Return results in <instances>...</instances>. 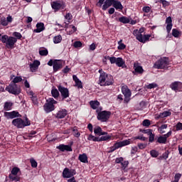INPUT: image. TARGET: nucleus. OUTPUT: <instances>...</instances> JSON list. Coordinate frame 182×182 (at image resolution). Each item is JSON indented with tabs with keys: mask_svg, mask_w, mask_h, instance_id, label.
Returning a JSON list of instances; mask_svg holds the SVG:
<instances>
[{
	"mask_svg": "<svg viewBox=\"0 0 182 182\" xmlns=\"http://www.w3.org/2000/svg\"><path fill=\"white\" fill-rule=\"evenodd\" d=\"M76 174V171L75 169H69L68 168H65L63 171V178H70Z\"/></svg>",
	"mask_w": 182,
	"mask_h": 182,
	"instance_id": "nucleus-13",
	"label": "nucleus"
},
{
	"mask_svg": "<svg viewBox=\"0 0 182 182\" xmlns=\"http://www.w3.org/2000/svg\"><path fill=\"white\" fill-rule=\"evenodd\" d=\"M14 36H15L16 38H17V39H21L22 38V34H21V33H18V32H14L13 33Z\"/></svg>",
	"mask_w": 182,
	"mask_h": 182,
	"instance_id": "nucleus-60",
	"label": "nucleus"
},
{
	"mask_svg": "<svg viewBox=\"0 0 182 182\" xmlns=\"http://www.w3.org/2000/svg\"><path fill=\"white\" fill-rule=\"evenodd\" d=\"M57 149L58 150H60V151H72V146L69 145H65V144H60V146H57Z\"/></svg>",
	"mask_w": 182,
	"mask_h": 182,
	"instance_id": "nucleus-25",
	"label": "nucleus"
},
{
	"mask_svg": "<svg viewBox=\"0 0 182 182\" xmlns=\"http://www.w3.org/2000/svg\"><path fill=\"white\" fill-rule=\"evenodd\" d=\"M88 140L92 141H99V137H96L93 135H89Z\"/></svg>",
	"mask_w": 182,
	"mask_h": 182,
	"instance_id": "nucleus-47",
	"label": "nucleus"
},
{
	"mask_svg": "<svg viewBox=\"0 0 182 182\" xmlns=\"http://www.w3.org/2000/svg\"><path fill=\"white\" fill-rule=\"evenodd\" d=\"M94 133L97 136H105V134H107V132H103L100 127H95L94 128Z\"/></svg>",
	"mask_w": 182,
	"mask_h": 182,
	"instance_id": "nucleus-27",
	"label": "nucleus"
},
{
	"mask_svg": "<svg viewBox=\"0 0 182 182\" xmlns=\"http://www.w3.org/2000/svg\"><path fill=\"white\" fill-rule=\"evenodd\" d=\"M134 69L136 73H139V75H141L143 72H144V70H143V67L140 65L139 63H134Z\"/></svg>",
	"mask_w": 182,
	"mask_h": 182,
	"instance_id": "nucleus-26",
	"label": "nucleus"
},
{
	"mask_svg": "<svg viewBox=\"0 0 182 182\" xmlns=\"http://www.w3.org/2000/svg\"><path fill=\"white\" fill-rule=\"evenodd\" d=\"M123 161H124L123 157L117 158L115 160V162L117 163V164H122Z\"/></svg>",
	"mask_w": 182,
	"mask_h": 182,
	"instance_id": "nucleus-61",
	"label": "nucleus"
},
{
	"mask_svg": "<svg viewBox=\"0 0 182 182\" xmlns=\"http://www.w3.org/2000/svg\"><path fill=\"white\" fill-rule=\"evenodd\" d=\"M143 133H144L145 134H147L148 136H150V134L153 133V129H144L143 131Z\"/></svg>",
	"mask_w": 182,
	"mask_h": 182,
	"instance_id": "nucleus-56",
	"label": "nucleus"
},
{
	"mask_svg": "<svg viewBox=\"0 0 182 182\" xmlns=\"http://www.w3.org/2000/svg\"><path fill=\"white\" fill-rule=\"evenodd\" d=\"M4 109L6 111L11 110V109H12V102H5Z\"/></svg>",
	"mask_w": 182,
	"mask_h": 182,
	"instance_id": "nucleus-39",
	"label": "nucleus"
},
{
	"mask_svg": "<svg viewBox=\"0 0 182 182\" xmlns=\"http://www.w3.org/2000/svg\"><path fill=\"white\" fill-rule=\"evenodd\" d=\"M142 11L143 12H144L145 14H149V12L151 11V6H145L142 8Z\"/></svg>",
	"mask_w": 182,
	"mask_h": 182,
	"instance_id": "nucleus-44",
	"label": "nucleus"
},
{
	"mask_svg": "<svg viewBox=\"0 0 182 182\" xmlns=\"http://www.w3.org/2000/svg\"><path fill=\"white\" fill-rule=\"evenodd\" d=\"M68 114V110L65 109H60L56 114L55 117L57 119H64V117H66V115Z\"/></svg>",
	"mask_w": 182,
	"mask_h": 182,
	"instance_id": "nucleus-20",
	"label": "nucleus"
},
{
	"mask_svg": "<svg viewBox=\"0 0 182 182\" xmlns=\"http://www.w3.org/2000/svg\"><path fill=\"white\" fill-rule=\"evenodd\" d=\"M63 66V63L60 60H54L53 70L54 72H58L59 69H62Z\"/></svg>",
	"mask_w": 182,
	"mask_h": 182,
	"instance_id": "nucleus-21",
	"label": "nucleus"
},
{
	"mask_svg": "<svg viewBox=\"0 0 182 182\" xmlns=\"http://www.w3.org/2000/svg\"><path fill=\"white\" fill-rule=\"evenodd\" d=\"M138 147L141 150H143V149H146V147H147V144H139Z\"/></svg>",
	"mask_w": 182,
	"mask_h": 182,
	"instance_id": "nucleus-64",
	"label": "nucleus"
},
{
	"mask_svg": "<svg viewBox=\"0 0 182 182\" xmlns=\"http://www.w3.org/2000/svg\"><path fill=\"white\" fill-rule=\"evenodd\" d=\"M0 41L2 43H5L8 49H14L15 48V43L17 42V39L12 36H8V35L1 36L0 34Z\"/></svg>",
	"mask_w": 182,
	"mask_h": 182,
	"instance_id": "nucleus-3",
	"label": "nucleus"
},
{
	"mask_svg": "<svg viewBox=\"0 0 182 182\" xmlns=\"http://www.w3.org/2000/svg\"><path fill=\"white\" fill-rule=\"evenodd\" d=\"M166 25H173V20L171 19V16H168L166 19Z\"/></svg>",
	"mask_w": 182,
	"mask_h": 182,
	"instance_id": "nucleus-54",
	"label": "nucleus"
},
{
	"mask_svg": "<svg viewBox=\"0 0 182 182\" xmlns=\"http://www.w3.org/2000/svg\"><path fill=\"white\" fill-rule=\"evenodd\" d=\"M58 103L53 98H49L47 100V102L44 105L43 109L46 113H50L55 110V105Z\"/></svg>",
	"mask_w": 182,
	"mask_h": 182,
	"instance_id": "nucleus-7",
	"label": "nucleus"
},
{
	"mask_svg": "<svg viewBox=\"0 0 182 182\" xmlns=\"http://www.w3.org/2000/svg\"><path fill=\"white\" fill-rule=\"evenodd\" d=\"M12 124L17 127V129H23L26 126H31V121L26 117L25 121L21 118H16L13 119Z\"/></svg>",
	"mask_w": 182,
	"mask_h": 182,
	"instance_id": "nucleus-5",
	"label": "nucleus"
},
{
	"mask_svg": "<svg viewBox=\"0 0 182 182\" xmlns=\"http://www.w3.org/2000/svg\"><path fill=\"white\" fill-rule=\"evenodd\" d=\"M112 6H114V8L118 11L123 10V5H122V3L118 0H112Z\"/></svg>",
	"mask_w": 182,
	"mask_h": 182,
	"instance_id": "nucleus-24",
	"label": "nucleus"
},
{
	"mask_svg": "<svg viewBox=\"0 0 182 182\" xmlns=\"http://www.w3.org/2000/svg\"><path fill=\"white\" fill-rule=\"evenodd\" d=\"M150 154L151 157H158L159 156V152L156 150H151L150 151Z\"/></svg>",
	"mask_w": 182,
	"mask_h": 182,
	"instance_id": "nucleus-50",
	"label": "nucleus"
},
{
	"mask_svg": "<svg viewBox=\"0 0 182 182\" xmlns=\"http://www.w3.org/2000/svg\"><path fill=\"white\" fill-rule=\"evenodd\" d=\"M100 73L99 77V85L100 86H110L113 85V77L110 75H107L106 73H102V70H99Z\"/></svg>",
	"mask_w": 182,
	"mask_h": 182,
	"instance_id": "nucleus-2",
	"label": "nucleus"
},
{
	"mask_svg": "<svg viewBox=\"0 0 182 182\" xmlns=\"http://www.w3.org/2000/svg\"><path fill=\"white\" fill-rule=\"evenodd\" d=\"M30 163L31 164V167H33V168H36V167H38V162H36V161L33 159V158H31L30 159Z\"/></svg>",
	"mask_w": 182,
	"mask_h": 182,
	"instance_id": "nucleus-43",
	"label": "nucleus"
},
{
	"mask_svg": "<svg viewBox=\"0 0 182 182\" xmlns=\"http://www.w3.org/2000/svg\"><path fill=\"white\" fill-rule=\"evenodd\" d=\"M19 82H22V77H16L13 80V83L16 85V83H19Z\"/></svg>",
	"mask_w": 182,
	"mask_h": 182,
	"instance_id": "nucleus-51",
	"label": "nucleus"
},
{
	"mask_svg": "<svg viewBox=\"0 0 182 182\" xmlns=\"http://www.w3.org/2000/svg\"><path fill=\"white\" fill-rule=\"evenodd\" d=\"M58 87L63 99H67V97H69V90L68 88H65L62 85H59Z\"/></svg>",
	"mask_w": 182,
	"mask_h": 182,
	"instance_id": "nucleus-16",
	"label": "nucleus"
},
{
	"mask_svg": "<svg viewBox=\"0 0 182 182\" xmlns=\"http://www.w3.org/2000/svg\"><path fill=\"white\" fill-rule=\"evenodd\" d=\"M114 139H117V135L105 134L102 135L100 138H99L98 141H109V140H114Z\"/></svg>",
	"mask_w": 182,
	"mask_h": 182,
	"instance_id": "nucleus-14",
	"label": "nucleus"
},
{
	"mask_svg": "<svg viewBox=\"0 0 182 182\" xmlns=\"http://www.w3.org/2000/svg\"><path fill=\"white\" fill-rule=\"evenodd\" d=\"M172 35L174 38H180L181 36V31L177 28H173L172 30Z\"/></svg>",
	"mask_w": 182,
	"mask_h": 182,
	"instance_id": "nucleus-33",
	"label": "nucleus"
},
{
	"mask_svg": "<svg viewBox=\"0 0 182 182\" xmlns=\"http://www.w3.org/2000/svg\"><path fill=\"white\" fill-rule=\"evenodd\" d=\"M97 120H100V122H107L109 119H110V116H112V112L110 111H101L99 112V109H97Z\"/></svg>",
	"mask_w": 182,
	"mask_h": 182,
	"instance_id": "nucleus-8",
	"label": "nucleus"
},
{
	"mask_svg": "<svg viewBox=\"0 0 182 182\" xmlns=\"http://www.w3.org/2000/svg\"><path fill=\"white\" fill-rule=\"evenodd\" d=\"M157 141H158V143H160L161 144H166V143H167V139H166L164 135H163L158 138Z\"/></svg>",
	"mask_w": 182,
	"mask_h": 182,
	"instance_id": "nucleus-37",
	"label": "nucleus"
},
{
	"mask_svg": "<svg viewBox=\"0 0 182 182\" xmlns=\"http://www.w3.org/2000/svg\"><path fill=\"white\" fill-rule=\"evenodd\" d=\"M122 92L124 96V102L125 103H129V102H130V97H132V91L129 90L127 85L122 86Z\"/></svg>",
	"mask_w": 182,
	"mask_h": 182,
	"instance_id": "nucleus-11",
	"label": "nucleus"
},
{
	"mask_svg": "<svg viewBox=\"0 0 182 182\" xmlns=\"http://www.w3.org/2000/svg\"><path fill=\"white\" fill-rule=\"evenodd\" d=\"M176 129L177 132H178L179 130H182V123L178 122L177 124L176 125Z\"/></svg>",
	"mask_w": 182,
	"mask_h": 182,
	"instance_id": "nucleus-59",
	"label": "nucleus"
},
{
	"mask_svg": "<svg viewBox=\"0 0 182 182\" xmlns=\"http://www.w3.org/2000/svg\"><path fill=\"white\" fill-rule=\"evenodd\" d=\"M90 105L94 110H96V109H99V106H100V102L98 101H90Z\"/></svg>",
	"mask_w": 182,
	"mask_h": 182,
	"instance_id": "nucleus-31",
	"label": "nucleus"
},
{
	"mask_svg": "<svg viewBox=\"0 0 182 182\" xmlns=\"http://www.w3.org/2000/svg\"><path fill=\"white\" fill-rule=\"evenodd\" d=\"M6 90L11 95H19L21 93V88L15 83H11L6 87Z\"/></svg>",
	"mask_w": 182,
	"mask_h": 182,
	"instance_id": "nucleus-10",
	"label": "nucleus"
},
{
	"mask_svg": "<svg viewBox=\"0 0 182 182\" xmlns=\"http://www.w3.org/2000/svg\"><path fill=\"white\" fill-rule=\"evenodd\" d=\"M0 23H1V25H2V26H8V21H6V18L1 17Z\"/></svg>",
	"mask_w": 182,
	"mask_h": 182,
	"instance_id": "nucleus-42",
	"label": "nucleus"
},
{
	"mask_svg": "<svg viewBox=\"0 0 182 182\" xmlns=\"http://www.w3.org/2000/svg\"><path fill=\"white\" fill-rule=\"evenodd\" d=\"M161 3L162 4L163 6L166 8V6H168L170 5V3L166 0H161Z\"/></svg>",
	"mask_w": 182,
	"mask_h": 182,
	"instance_id": "nucleus-62",
	"label": "nucleus"
},
{
	"mask_svg": "<svg viewBox=\"0 0 182 182\" xmlns=\"http://www.w3.org/2000/svg\"><path fill=\"white\" fill-rule=\"evenodd\" d=\"M154 87H157V84L154 82L146 85V89H154Z\"/></svg>",
	"mask_w": 182,
	"mask_h": 182,
	"instance_id": "nucleus-52",
	"label": "nucleus"
},
{
	"mask_svg": "<svg viewBox=\"0 0 182 182\" xmlns=\"http://www.w3.org/2000/svg\"><path fill=\"white\" fill-rule=\"evenodd\" d=\"M168 116H171V112L170 111H164L159 114H156L155 119L159 120V119H164V117H168Z\"/></svg>",
	"mask_w": 182,
	"mask_h": 182,
	"instance_id": "nucleus-22",
	"label": "nucleus"
},
{
	"mask_svg": "<svg viewBox=\"0 0 182 182\" xmlns=\"http://www.w3.org/2000/svg\"><path fill=\"white\" fill-rule=\"evenodd\" d=\"M121 165L122 170H126V168H127V166H129V161H123L121 163Z\"/></svg>",
	"mask_w": 182,
	"mask_h": 182,
	"instance_id": "nucleus-46",
	"label": "nucleus"
},
{
	"mask_svg": "<svg viewBox=\"0 0 182 182\" xmlns=\"http://www.w3.org/2000/svg\"><path fill=\"white\" fill-rule=\"evenodd\" d=\"M4 116H5V117H6V119H15V117H21L19 112H18L17 111H13L11 112H5Z\"/></svg>",
	"mask_w": 182,
	"mask_h": 182,
	"instance_id": "nucleus-18",
	"label": "nucleus"
},
{
	"mask_svg": "<svg viewBox=\"0 0 182 182\" xmlns=\"http://www.w3.org/2000/svg\"><path fill=\"white\" fill-rule=\"evenodd\" d=\"M171 89L176 92H182V83L181 82H174L170 85Z\"/></svg>",
	"mask_w": 182,
	"mask_h": 182,
	"instance_id": "nucleus-17",
	"label": "nucleus"
},
{
	"mask_svg": "<svg viewBox=\"0 0 182 182\" xmlns=\"http://www.w3.org/2000/svg\"><path fill=\"white\" fill-rule=\"evenodd\" d=\"M74 48H82V42L80 41H75L73 43Z\"/></svg>",
	"mask_w": 182,
	"mask_h": 182,
	"instance_id": "nucleus-53",
	"label": "nucleus"
},
{
	"mask_svg": "<svg viewBox=\"0 0 182 182\" xmlns=\"http://www.w3.org/2000/svg\"><path fill=\"white\" fill-rule=\"evenodd\" d=\"M65 23V32H67V35H73V33L77 31V28H76L75 26L68 25L66 23Z\"/></svg>",
	"mask_w": 182,
	"mask_h": 182,
	"instance_id": "nucleus-15",
	"label": "nucleus"
},
{
	"mask_svg": "<svg viewBox=\"0 0 182 182\" xmlns=\"http://www.w3.org/2000/svg\"><path fill=\"white\" fill-rule=\"evenodd\" d=\"M40 65H41V62H39L38 60H34L32 64H30L31 72H36Z\"/></svg>",
	"mask_w": 182,
	"mask_h": 182,
	"instance_id": "nucleus-23",
	"label": "nucleus"
},
{
	"mask_svg": "<svg viewBox=\"0 0 182 182\" xmlns=\"http://www.w3.org/2000/svg\"><path fill=\"white\" fill-rule=\"evenodd\" d=\"M65 2L63 1H55L51 2V8L55 11V12H58L60 9H65Z\"/></svg>",
	"mask_w": 182,
	"mask_h": 182,
	"instance_id": "nucleus-12",
	"label": "nucleus"
},
{
	"mask_svg": "<svg viewBox=\"0 0 182 182\" xmlns=\"http://www.w3.org/2000/svg\"><path fill=\"white\" fill-rule=\"evenodd\" d=\"M54 43H60L62 42V36L58 35L53 38Z\"/></svg>",
	"mask_w": 182,
	"mask_h": 182,
	"instance_id": "nucleus-41",
	"label": "nucleus"
},
{
	"mask_svg": "<svg viewBox=\"0 0 182 182\" xmlns=\"http://www.w3.org/2000/svg\"><path fill=\"white\" fill-rule=\"evenodd\" d=\"M48 50L47 49H41L39 50V54L41 55V56H48Z\"/></svg>",
	"mask_w": 182,
	"mask_h": 182,
	"instance_id": "nucleus-45",
	"label": "nucleus"
},
{
	"mask_svg": "<svg viewBox=\"0 0 182 182\" xmlns=\"http://www.w3.org/2000/svg\"><path fill=\"white\" fill-rule=\"evenodd\" d=\"M43 31H45V24H43V23H38L36 24V28L34 29V32L36 33H40V32Z\"/></svg>",
	"mask_w": 182,
	"mask_h": 182,
	"instance_id": "nucleus-28",
	"label": "nucleus"
},
{
	"mask_svg": "<svg viewBox=\"0 0 182 182\" xmlns=\"http://www.w3.org/2000/svg\"><path fill=\"white\" fill-rule=\"evenodd\" d=\"M105 59L107 60H109L110 63H112V64L116 63V62L117 60V58H116V57H110V56H106Z\"/></svg>",
	"mask_w": 182,
	"mask_h": 182,
	"instance_id": "nucleus-40",
	"label": "nucleus"
},
{
	"mask_svg": "<svg viewBox=\"0 0 182 182\" xmlns=\"http://www.w3.org/2000/svg\"><path fill=\"white\" fill-rule=\"evenodd\" d=\"M73 79L75 83L76 87H77L78 89H83V85H82V81H80V80H79V78H77V76L73 75Z\"/></svg>",
	"mask_w": 182,
	"mask_h": 182,
	"instance_id": "nucleus-29",
	"label": "nucleus"
},
{
	"mask_svg": "<svg viewBox=\"0 0 182 182\" xmlns=\"http://www.w3.org/2000/svg\"><path fill=\"white\" fill-rule=\"evenodd\" d=\"M143 32H144V29L143 28L139 30H134L133 31V35L136 36L137 41L141 42V43H146V42H149L150 41V38H151V35L147 34L143 36Z\"/></svg>",
	"mask_w": 182,
	"mask_h": 182,
	"instance_id": "nucleus-4",
	"label": "nucleus"
},
{
	"mask_svg": "<svg viewBox=\"0 0 182 182\" xmlns=\"http://www.w3.org/2000/svg\"><path fill=\"white\" fill-rule=\"evenodd\" d=\"M138 150H139V148H137V146H133L131 150V154H136L137 153Z\"/></svg>",
	"mask_w": 182,
	"mask_h": 182,
	"instance_id": "nucleus-58",
	"label": "nucleus"
},
{
	"mask_svg": "<svg viewBox=\"0 0 182 182\" xmlns=\"http://www.w3.org/2000/svg\"><path fill=\"white\" fill-rule=\"evenodd\" d=\"M72 14L70 13H68L65 15V19L68 20V22H70V21H72Z\"/></svg>",
	"mask_w": 182,
	"mask_h": 182,
	"instance_id": "nucleus-49",
	"label": "nucleus"
},
{
	"mask_svg": "<svg viewBox=\"0 0 182 182\" xmlns=\"http://www.w3.org/2000/svg\"><path fill=\"white\" fill-rule=\"evenodd\" d=\"M150 124H151V123L150 122V120H149V119H144L142 122V126H144L145 127H149V126H150Z\"/></svg>",
	"mask_w": 182,
	"mask_h": 182,
	"instance_id": "nucleus-48",
	"label": "nucleus"
},
{
	"mask_svg": "<svg viewBox=\"0 0 182 182\" xmlns=\"http://www.w3.org/2000/svg\"><path fill=\"white\" fill-rule=\"evenodd\" d=\"M78 160H80L81 163H87V155H86V154H80Z\"/></svg>",
	"mask_w": 182,
	"mask_h": 182,
	"instance_id": "nucleus-32",
	"label": "nucleus"
},
{
	"mask_svg": "<svg viewBox=\"0 0 182 182\" xmlns=\"http://www.w3.org/2000/svg\"><path fill=\"white\" fill-rule=\"evenodd\" d=\"M173 28V24H167L166 25V31L168 32V34L171 32V29Z\"/></svg>",
	"mask_w": 182,
	"mask_h": 182,
	"instance_id": "nucleus-57",
	"label": "nucleus"
},
{
	"mask_svg": "<svg viewBox=\"0 0 182 182\" xmlns=\"http://www.w3.org/2000/svg\"><path fill=\"white\" fill-rule=\"evenodd\" d=\"M51 94L53 97H54V99H58L59 97V91H58V89L56 88L52 89Z\"/></svg>",
	"mask_w": 182,
	"mask_h": 182,
	"instance_id": "nucleus-36",
	"label": "nucleus"
},
{
	"mask_svg": "<svg viewBox=\"0 0 182 182\" xmlns=\"http://www.w3.org/2000/svg\"><path fill=\"white\" fill-rule=\"evenodd\" d=\"M9 177L11 181H21V169L18 167L13 168Z\"/></svg>",
	"mask_w": 182,
	"mask_h": 182,
	"instance_id": "nucleus-6",
	"label": "nucleus"
},
{
	"mask_svg": "<svg viewBox=\"0 0 182 182\" xmlns=\"http://www.w3.org/2000/svg\"><path fill=\"white\" fill-rule=\"evenodd\" d=\"M119 21L122 23H130V18L126 16H122L119 18Z\"/></svg>",
	"mask_w": 182,
	"mask_h": 182,
	"instance_id": "nucleus-35",
	"label": "nucleus"
},
{
	"mask_svg": "<svg viewBox=\"0 0 182 182\" xmlns=\"http://www.w3.org/2000/svg\"><path fill=\"white\" fill-rule=\"evenodd\" d=\"M70 132H73V136H75V137H80V132H79V131L77 130V127H75L73 128L65 131L64 134H70Z\"/></svg>",
	"mask_w": 182,
	"mask_h": 182,
	"instance_id": "nucleus-19",
	"label": "nucleus"
},
{
	"mask_svg": "<svg viewBox=\"0 0 182 182\" xmlns=\"http://www.w3.org/2000/svg\"><path fill=\"white\" fill-rule=\"evenodd\" d=\"M118 49L119 50H123L124 49H126V46L124 45V43H123V40H120L118 42Z\"/></svg>",
	"mask_w": 182,
	"mask_h": 182,
	"instance_id": "nucleus-38",
	"label": "nucleus"
},
{
	"mask_svg": "<svg viewBox=\"0 0 182 182\" xmlns=\"http://www.w3.org/2000/svg\"><path fill=\"white\" fill-rule=\"evenodd\" d=\"M154 137H155V135L153 133L149 135V142L153 143L154 141Z\"/></svg>",
	"mask_w": 182,
	"mask_h": 182,
	"instance_id": "nucleus-55",
	"label": "nucleus"
},
{
	"mask_svg": "<svg viewBox=\"0 0 182 182\" xmlns=\"http://www.w3.org/2000/svg\"><path fill=\"white\" fill-rule=\"evenodd\" d=\"M113 5V0H106L102 6V10L106 11L107 8H110Z\"/></svg>",
	"mask_w": 182,
	"mask_h": 182,
	"instance_id": "nucleus-30",
	"label": "nucleus"
},
{
	"mask_svg": "<svg viewBox=\"0 0 182 182\" xmlns=\"http://www.w3.org/2000/svg\"><path fill=\"white\" fill-rule=\"evenodd\" d=\"M116 65L119 68H122L124 65V60L122 58H117Z\"/></svg>",
	"mask_w": 182,
	"mask_h": 182,
	"instance_id": "nucleus-34",
	"label": "nucleus"
},
{
	"mask_svg": "<svg viewBox=\"0 0 182 182\" xmlns=\"http://www.w3.org/2000/svg\"><path fill=\"white\" fill-rule=\"evenodd\" d=\"M168 66V59L164 58L156 61L154 65L155 69H166Z\"/></svg>",
	"mask_w": 182,
	"mask_h": 182,
	"instance_id": "nucleus-9",
	"label": "nucleus"
},
{
	"mask_svg": "<svg viewBox=\"0 0 182 182\" xmlns=\"http://www.w3.org/2000/svg\"><path fill=\"white\" fill-rule=\"evenodd\" d=\"M180 178H181V173H176L174 176V180L176 181H180Z\"/></svg>",
	"mask_w": 182,
	"mask_h": 182,
	"instance_id": "nucleus-63",
	"label": "nucleus"
},
{
	"mask_svg": "<svg viewBox=\"0 0 182 182\" xmlns=\"http://www.w3.org/2000/svg\"><path fill=\"white\" fill-rule=\"evenodd\" d=\"M134 140H146V138L143 136H135L131 139H126L122 141L117 142L114 144L113 146L110 148L111 151H114V150H117V149H120V147H124V146H129Z\"/></svg>",
	"mask_w": 182,
	"mask_h": 182,
	"instance_id": "nucleus-1",
	"label": "nucleus"
}]
</instances>
